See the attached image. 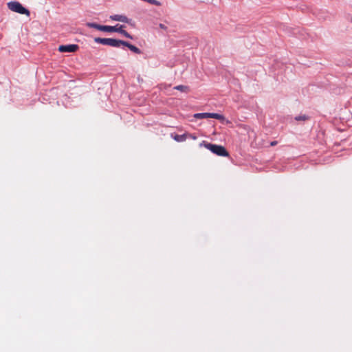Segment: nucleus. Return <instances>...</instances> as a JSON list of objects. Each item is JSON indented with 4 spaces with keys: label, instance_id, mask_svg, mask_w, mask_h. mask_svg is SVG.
<instances>
[{
    "label": "nucleus",
    "instance_id": "1",
    "mask_svg": "<svg viewBox=\"0 0 352 352\" xmlns=\"http://www.w3.org/2000/svg\"><path fill=\"white\" fill-rule=\"evenodd\" d=\"M87 25L89 28H93L97 29L98 30L104 31V32H117L122 34L126 38H133V37L124 30L123 25H116V26H108V25H101L94 23H88Z\"/></svg>",
    "mask_w": 352,
    "mask_h": 352
},
{
    "label": "nucleus",
    "instance_id": "2",
    "mask_svg": "<svg viewBox=\"0 0 352 352\" xmlns=\"http://www.w3.org/2000/svg\"><path fill=\"white\" fill-rule=\"evenodd\" d=\"M199 146H204L207 149L210 150L212 153L219 156L227 157L229 155V153L226 149L221 145L213 144L203 141L199 144Z\"/></svg>",
    "mask_w": 352,
    "mask_h": 352
},
{
    "label": "nucleus",
    "instance_id": "3",
    "mask_svg": "<svg viewBox=\"0 0 352 352\" xmlns=\"http://www.w3.org/2000/svg\"><path fill=\"white\" fill-rule=\"evenodd\" d=\"M8 8L12 10V12H17L21 14H25L29 16L30 15V11L24 8L19 2L18 1H10L8 3Z\"/></svg>",
    "mask_w": 352,
    "mask_h": 352
},
{
    "label": "nucleus",
    "instance_id": "4",
    "mask_svg": "<svg viewBox=\"0 0 352 352\" xmlns=\"http://www.w3.org/2000/svg\"><path fill=\"white\" fill-rule=\"evenodd\" d=\"M94 41L97 43H100L104 45H109L115 47H119L120 46L121 40H118L111 38H100L96 37L94 38Z\"/></svg>",
    "mask_w": 352,
    "mask_h": 352
},
{
    "label": "nucleus",
    "instance_id": "5",
    "mask_svg": "<svg viewBox=\"0 0 352 352\" xmlns=\"http://www.w3.org/2000/svg\"><path fill=\"white\" fill-rule=\"evenodd\" d=\"M194 117L197 119L215 118L221 122L225 120V117L223 115L216 113H195Z\"/></svg>",
    "mask_w": 352,
    "mask_h": 352
},
{
    "label": "nucleus",
    "instance_id": "6",
    "mask_svg": "<svg viewBox=\"0 0 352 352\" xmlns=\"http://www.w3.org/2000/svg\"><path fill=\"white\" fill-rule=\"evenodd\" d=\"M78 49V45L76 44L60 45L58 47V51L60 52H75Z\"/></svg>",
    "mask_w": 352,
    "mask_h": 352
},
{
    "label": "nucleus",
    "instance_id": "7",
    "mask_svg": "<svg viewBox=\"0 0 352 352\" xmlns=\"http://www.w3.org/2000/svg\"><path fill=\"white\" fill-rule=\"evenodd\" d=\"M124 45V46L127 47L131 51H132L133 52H134L135 54H140L141 53V51H140V50L139 48H138L135 45H133L130 44L128 42H126V41H121L120 45Z\"/></svg>",
    "mask_w": 352,
    "mask_h": 352
},
{
    "label": "nucleus",
    "instance_id": "8",
    "mask_svg": "<svg viewBox=\"0 0 352 352\" xmlns=\"http://www.w3.org/2000/svg\"><path fill=\"white\" fill-rule=\"evenodd\" d=\"M110 18L116 21H120L129 23L130 20L124 15L115 14L110 16Z\"/></svg>",
    "mask_w": 352,
    "mask_h": 352
},
{
    "label": "nucleus",
    "instance_id": "9",
    "mask_svg": "<svg viewBox=\"0 0 352 352\" xmlns=\"http://www.w3.org/2000/svg\"><path fill=\"white\" fill-rule=\"evenodd\" d=\"M171 137L177 142H184L186 140V139L188 138V135H187V133H184L182 135H177V134H175V135H173V134H171Z\"/></svg>",
    "mask_w": 352,
    "mask_h": 352
},
{
    "label": "nucleus",
    "instance_id": "10",
    "mask_svg": "<svg viewBox=\"0 0 352 352\" xmlns=\"http://www.w3.org/2000/svg\"><path fill=\"white\" fill-rule=\"evenodd\" d=\"M174 89L181 91L182 92H185V93L188 92L190 90L189 87L188 86H185V85H177L176 87H175Z\"/></svg>",
    "mask_w": 352,
    "mask_h": 352
},
{
    "label": "nucleus",
    "instance_id": "11",
    "mask_svg": "<svg viewBox=\"0 0 352 352\" xmlns=\"http://www.w3.org/2000/svg\"><path fill=\"white\" fill-rule=\"evenodd\" d=\"M307 117L306 116H297L296 117V120H307Z\"/></svg>",
    "mask_w": 352,
    "mask_h": 352
},
{
    "label": "nucleus",
    "instance_id": "12",
    "mask_svg": "<svg viewBox=\"0 0 352 352\" xmlns=\"http://www.w3.org/2000/svg\"><path fill=\"white\" fill-rule=\"evenodd\" d=\"M187 135H188V138H191L194 140L197 139V136L195 134H191V133H187Z\"/></svg>",
    "mask_w": 352,
    "mask_h": 352
},
{
    "label": "nucleus",
    "instance_id": "13",
    "mask_svg": "<svg viewBox=\"0 0 352 352\" xmlns=\"http://www.w3.org/2000/svg\"><path fill=\"white\" fill-rule=\"evenodd\" d=\"M159 26H160V28L161 29H163V30H166L167 29L166 26L165 25L162 24V23H160Z\"/></svg>",
    "mask_w": 352,
    "mask_h": 352
},
{
    "label": "nucleus",
    "instance_id": "14",
    "mask_svg": "<svg viewBox=\"0 0 352 352\" xmlns=\"http://www.w3.org/2000/svg\"><path fill=\"white\" fill-rule=\"evenodd\" d=\"M276 144H277V142H276V141H273V142H272L270 143V145H271V146H275V145H276Z\"/></svg>",
    "mask_w": 352,
    "mask_h": 352
}]
</instances>
